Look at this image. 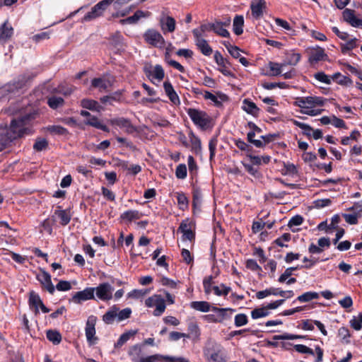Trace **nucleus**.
I'll return each instance as SVG.
<instances>
[{
	"label": "nucleus",
	"instance_id": "obj_23",
	"mask_svg": "<svg viewBox=\"0 0 362 362\" xmlns=\"http://www.w3.org/2000/svg\"><path fill=\"white\" fill-rule=\"evenodd\" d=\"M37 278L50 293H54L55 288L52 283L51 276L47 272L42 271L37 275Z\"/></svg>",
	"mask_w": 362,
	"mask_h": 362
},
{
	"label": "nucleus",
	"instance_id": "obj_7",
	"mask_svg": "<svg viewBox=\"0 0 362 362\" xmlns=\"http://www.w3.org/2000/svg\"><path fill=\"white\" fill-rule=\"evenodd\" d=\"M98 318L95 315H90L86 322L85 335L88 344L93 346L97 344L98 338L96 336L95 325Z\"/></svg>",
	"mask_w": 362,
	"mask_h": 362
},
{
	"label": "nucleus",
	"instance_id": "obj_53",
	"mask_svg": "<svg viewBox=\"0 0 362 362\" xmlns=\"http://www.w3.org/2000/svg\"><path fill=\"white\" fill-rule=\"evenodd\" d=\"M48 143L45 139H38L36 140L33 148L37 151L45 150L47 147Z\"/></svg>",
	"mask_w": 362,
	"mask_h": 362
},
{
	"label": "nucleus",
	"instance_id": "obj_34",
	"mask_svg": "<svg viewBox=\"0 0 362 362\" xmlns=\"http://www.w3.org/2000/svg\"><path fill=\"white\" fill-rule=\"evenodd\" d=\"M13 33V28L10 25L5 23L2 25V28H0V40L6 41L12 36Z\"/></svg>",
	"mask_w": 362,
	"mask_h": 362
},
{
	"label": "nucleus",
	"instance_id": "obj_17",
	"mask_svg": "<svg viewBox=\"0 0 362 362\" xmlns=\"http://www.w3.org/2000/svg\"><path fill=\"white\" fill-rule=\"evenodd\" d=\"M94 289L93 288H86L83 291L76 292L72 297V300L76 303H81L83 301L93 299Z\"/></svg>",
	"mask_w": 362,
	"mask_h": 362
},
{
	"label": "nucleus",
	"instance_id": "obj_19",
	"mask_svg": "<svg viewBox=\"0 0 362 362\" xmlns=\"http://www.w3.org/2000/svg\"><path fill=\"white\" fill-rule=\"evenodd\" d=\"M211 310L216 313L215 320L217 322H222L223 321L230 318L231 315L235 312L232 308H219L213 306Z\"/></svg>",
	"mask_w": 362,
	"mask_h": 362
},
{
	"label": "nucleus",
	"instance_id": "obj_13",
	"mask_svg": "<svg viewBox=\"0 0 362 362\" xmlns=\"http://www.w3.org/2000/svg\"><path fill=\"white\" fill-rule=\"evenodd\" d=\"M266 8L267 3L265 0H252L250 9L252 16L254 19L257 20L262 18Z\"/></svg>",
	"mask_w": 362,
	"mask_h": 362
},
{
	"label": "nucleus",
	"instance_id": "obj_41",
	"mask_svg": "<svg viewBox=\"0 0 362 362\" xmlns=\"http://www.w3.org/2000/svg\"><path fill=\"white\" fill-rule=\"evenodd\" d=\"M55 214L60 220V223L62 225H66L71 220V216L69 213L66 210H57L55 211Z\"/></svg>",
	"mask_w": 362,
	"mask_h": 362
},
{
	"label": "nucleus",
	"instance_id": "obj_37",
	"mask_svg": "<svg viewBox=\"0 0 362 362\" xmlns=\"http://www.w3.org/2000/svg\"><path fill=\"white\" fill-rule=\"evenodd\" d=\"M320 294L315 291H308L298 296L297 300L300 303H306L312 300L318 299Z\"/></svg>",
	"mask_w": 362,
	"mask_h": 362
},
{
	"label": "nucleus",
	"instance_id": "obj_47",
	"mask_svg": "<svg viewBox=\"0 0 362 362\" xmlns=\"http://www.w3.org/2000/svg\"><path fill=\"white\" fill-rule=\"evenodd\" d=\"M307 339L306 336L304 335H298V334H284L281 335H277L274 337V339L278 340H293V339Z\"/></svg>",
	"mask_w": 362,
	"mask_h": 362
},
{
	"label": "nucleus",
	"instance_id": "obj_14",
	"mask_svg": "<svg viewBox=\"0 0 362 362\" xmlns=\"http://www.w3.org/2000/svg\"><path fill=\"white\" fill-rule=\"evenodd\" d=\"M194 223L189 219H185L182 221L178 228V231L182 233V240L192 241L194 238V233L193 232Z\"/></svg>",
	"mask_w": 362,
	"mask_h": 362
},
{
	"label": "nucleus",
	"instance_id": "obj_12",
	"mask_svg": "<svg viewBox=\"0 0 362 362\" xmlns=\"http://www.w3.org/2000/svg\"><path fill=\"white\" fill-rule=\"evenodd\" d=\"M144 71L147 76V77L153 82V83H160L164 78L165 73L164 70L160 65H156L154 66H146L144 68Z\"/></svg>",
	"mask_w": 362,
	"mask_h": 362
},
{
	"label": "nucleus",
	"instance_id": "obj_36",
	"mask_svg": "<svg viewBox=\"0 0 362 362\" xmlns=\"http://www.w3.org/2000/svg\"><path fill=\"white\" fill-rule=\"evenodd\" d=\"M244 18L243 16H236L233 19V31L239 35L243 32Z\"/></svg>",
	"mask_w": 362,
	"mask_h": 362
},
{
	"label": "nucleus",
	"instance_id": "obj_31",
	"mask_svg": "<svg viewBox=\"0 0 362 362\" xmlns=\"http://www.w3.org/2000/svg\"><path fill=\"white\" fill-rule=\"evenodd\" d=\"M190 307L196 310L203 313L211 310L212 308L206 301H193L190 303Z\"/></svg>",
	"mask_w": 362,
	"mask_h": 362
},
{
	"label": "nucleus",
	"instance_id": "obj_38",
	"mask_svg": "<svg viewBox=\"0 0 362 362\" xmlns=\"http://www.w3.org/2000/svg\"><path fill=\"white\" fill-rule=\"evenodd\" d=\"M86 123L88 125H90L92 127H94L97 129H101L103 131L109 132V129L104 124H103L100 121L95 117H89Z\"/></svg>",
	"mask_w": 362,
	"mask_h": 362
},
{
	"label": "nucleus",
	"instance_id": "obj_58",
	"mask_svg": "<svg viewBox=\"0 0 362 362\" xmlns=\"http://www.w3.org/2000/svg\"><path fill=\"white\" fill-rule=\"evenodd\" d=\"M247 322V317L245 314H238L235 317V325L236 327L245 325Z\"/></svg>",
	"mask_w": 362,
	"mask_h": 362
},
{
	"label": "nucleus",
	"instance_id": "obj_61",
	"mask_svg": "<svg viewBox=\"0 0 362 362\" xmlns=\"http://www.w3.org/2000/svg\"><path fill=\"white\" fill-rule=\"evenodd\" d=\"M213 279L212 276H208L203 281L204 289L206 294H209L213 290L212 286Z\"/></svg>",
	"mask_w": 362,
	"mask_h": 362
},
{
	"label": "nucleus",
	"instance_id": "obj_18",
	"mask_svg": "<svg viewBox=\"0 0 362 362\" xmlns=\"http://www.w3.org/2000/svg\"><path fill=\"white\" fill-rule=\"evenodd\" d=\"M160 26L163 33H173L175 30V20L168 16H162L160 18Z\"/></svg>",
	"mask_w": 362,
	"mask_h": 362
},
{
	"label": "nucleus",
	"instance_id": "obj_30",
	"mask_svg": "<svg viewBox=\"0 0 362 362\" xmlns=\"http://www.w3.org/2000/svg\"><path fill=\"white\" fill-rule=\"evenodd\" d=\"M110 85L111 82L109 80L103 78H94L91 81V86L93 88H98L100 90L107 89L109 86H110Z\"/></svg>",
	"mask_w": 362,
	"mask_h": 362
},
{
	"label": "nucleus",
	"instance_id": "obj_22",
	"mask_svg": "<svg viewBox=\"0 0 362 362\" xmlns=\"http://www.w3.org/2000/svg\"><path fill=\"white\" fill-rule=\"evenodd\" d=\"M110 123L115 127H118L127 133H132L134 131V128L132 125L131 122L124 118L112 119L110 120Z\"/></svg>",
	"mask_w": 362,
	"mask_h": 362
},
{
	"label": "nucleus",
	"instance_id": "obj_21",
	"mask_svg": "<svg viewBox=\"0 0 362 362\" xmlns=\"http://www.w3.org/2000/svg\"><path fill=\"white\" fill-rule=\"evenodd\" d=\"M327 55L325 52V49L320 47H311L310 49L309 61L310 62H317L325 60Z\"/></svg>",
	"mask_w": 362,
	"mask_h": 362
},
{
	"label": "nucleus",
	"instance_id": "obj_5",
	"mask_svg": "<svg viewBox=\"0 0 362 362\" xmlns=\"http://www.w3.org/2000/svg\"><path fill=\"white\" fill-rule=\"evenodd\" d=\"M187 114L194 124L199 128L205 129L209 127L211 117L205 112L189 108L187 110Z\"/></svg>",
	"mask_w": 362,
	"mask_h": 362
},
{
	"label": "nucleus",
	"instance_id": "obj_15",
	"mask_svg": "<svg viewBox=\"0 0 362 362\" xmlns=\"http://www.w3.org/2000/svg\"><path fill=\"white\" fill-rule=\"evenodd\" d=\"M203 96L204 99L211 100V103L217 107H220L223 103L228 101V95L221 92H217L216 94H213L209 91H204Z\"/></svg>",
	"mask_w": 362,
	"mask_h": 362
},
{
	"label": "nucleus",
	"instance_id": "obj_20",
	"mask_svg": "<svg viewBox=\"0 0 362 362\" xmlns=\"http://www.w3.org/2000/svg\"><path fill=\"white\" fill-rule=\"evenodd\" d=\"M344 20L351 26L357 28L362 26V19L358 18L354 13V11L346 8L343 11Z\"/></svg>",
	"mask_w": 362,
	"mask_h": 362
},
{
	"label": "nucleus",
	"instance_id": "obj_26",
	"mask_svg": "<svg viewBox=\"0 0 362 362\" xmlns=\"http://www.w3.org/2000/svg\"><path fill=\"white\" fill-rule=\"evenodd\" d=\"M242 109L252 116H257L259 112V109L256 104L249 99L243 100Z\"/></svg>",
	"mask_w": 362,
	"mask_h": 362
},
{
	"label": "nucleus",
	"instance_id": "obj_59",
	"mask_svg": "<svg viewBox=\"0 0 362 362\" xmlns=\"http://www.w3.org/2000/svg\"><path fill=\"white\" fill-rule=\"evenodd\" d=\"M243 164L245 168V170L252 176L257 177L259 175V173L258 169L253 166V164L247 163L246 162H243Z\"/></svg>",
	"mask_w": 362,
	"mask_h": 362
},
{
	"label": "nucleus",
	"instance_id": "obj_39",
	"mask_svg": "<svg viewBox=\"0 0 362 362\" xmlns=\"http://www.w3.org/2000/svg\"><path fill=\"white\" fill-rule=\"evenodd\" d=\"M270 312L268 310L267 306L254 309L251 312V316L253 319H258L267 317L269 315Z\"/></svg>",
	"mask_w": 362,
	"mask_h": 362
},
{
	"label": "nucleus",
	"instance_id": "obj_43",
	"mask_svg": "<svg viewBox=\"0 0 362 362\" xmlns=\"http://www.w3.org/2000/svg\"><path fill=\"white\" fill-rule=\"evenodd\" d=\"M346 42L341 45L342 52H346L357 47V39L356 37L346 40Z\"/></svg>",
	"mask_w": 362,
	"mask_h": 362
},
{
	"label": "nucleus",
	"instance_id": "obj_1",
	"mask_svg": "<svg viewBox=\"0 0 362 362\" xmlns=\"http://www.w3.org/2000/svg\"><path fill=\"white\" fill-rule=\"evenodd\" d=\"M34 114L27 115L20 119L12 120L9 127L7 126L0 127V151H2L6 144L18 137L22 136L30 132L29 122L34 119Z\"/></svg>",
	"mask_w": 362,
	"mask_h": 362
},
{
	"label": "nucleus",
	"instance_id": "obj_8",
	"mask_svg": "<svg viewBox=\"0 0 362 362\" xmlns=\"http://www.w3.org/2000/svg\"><path fill=\"white\" fill-rule=\"evenodd\" d=\"M114 1L115 0L100 1L91 8L90 11H89L84 16L82 21L88 22L101 16L103 14L104 11L106 10V8Z\"/></svg>",
	"mask_w": 362,
	"mask_h": 362
},
{
	"label": "nucleus",
	"instance_id": "obj_3",
	"mask_svg": "<svg viewBox=\"0 0 362 362\" xmlns=\"http://www.w3.org/2000/svg\"><path fill=\"white\" fill-rule=\"evenodd\" d=\"M129 355L132 357V360H137L141 358L140 362H155V361H167L168 362H188V360L182 358H173L163 356H152L146 358V360L141 358V346L140 345H134L130 348L129 351Z\"/></svg>",
	"mask_w": 362,
	"mask_h": 362
},
{
	"label": "nucleus",
	"instance_id": "obj_42",
	"mask_svg": "<svg viewBox=\"0 0 362 362\" xmlns=\"http://www.w3.org/2000/svg\"><path fill=\"white\" fill-rule=\"evenodd\" d=\"M47 103L51 108L56 109L63 105L64 100L61 97L52 96L48 98Z\"/></svg>",
	"mask_w": 362,
	"mask_h": 362
},
{
	"label": "nucleus",
	"instance_id": "obj_10",
	"mask_svg": "<svg viewBox=\"0 0 362 362\" xmlns=\"http://www.w3.org/2000/svg\"><path fill=\"white\" fill-rule=\"evenodd\" d=\"M144 39L146 43L156 47H163L165 44V39L162 35L156 30L148 29L144 33Z\"/></svg>",
	"mask_w": 362,
	"mask_h": 362
},
{
	"label": "nucleus",
	"instance_id": "obj_40",
	"mask_svg": "<svg viewBox=\"0 0 362 362\" xmlns=\"http://www.w3.org/2000/svg\"><path fill=\"white\" fill-rule=\"evenodd\" d=\"M47 338L54 344H58L62 340L60 333L56 330H48L47 332Z\"/></svg>",
	"mask_w": 362,
	"mask_h": 362
},
{
	"label": "nucleus",
	"instance_id": "obj_51",
	"mask_svg": "<svg viewBox=\"0 0 362 362\" xmlns=\"http://www.w3.org/2000/svg\"><path fill=\"white\" fill-rule=\"evenodd\" d=\"M187 175V170L186 165L180 164L177 166L175 170V175L178 179H185Z\"/></svg>",
	"mask_w": 362,
	"mask_h": 362
},
{
	"label": "nucleus",
	"instance_id": "obj_63",
	"mask_svg": "<svg viewBox=\"0 0 362 362\" xmlns=\"http://www.w3.org/2000/svg\"><path fill=\"white\" fill-rule=\"evenodd\" d=\"M177 200L180 209L184 210L185 208H187L188 204V199L185 194H178L177 196Z\"/></svg>",
	"mask_w": 362,
	"mask_h": 362
},
{
	"label": "nucleus",
	"instance_id": "obj_46",
	"mask_svg": "<svg viewBox=\"0 0 362 362\" xmlns=\"http://www.w3.org/2000/svg\"><path fill=\"white\" fill-rule=\"evenodd\" d=\"M332 78L337 80V82L341 85H351V79L346 76L341 75L340 73H336L333 75Z\"/></svg>",
	"mask_w": 362,
	"mask_h": 362
},
{
	"label": "nucleus",
	"instance_id": "obj_33",
	"mask_svg": "<svg viewBox=\"0 0 362 362\" xmlns=\"http://www.w3.org/2000/svg\"><path fill=\"white\" fill-rule=\"evenodd\" d=\"M286 66V63H275L269 62L268 66L269 69V74L272 76H278L283 73L284 67Z\"/></svg>",
	"mask_w": 362,
	"mask_h": 362
},
{
	"label": "nucleus",
	"instance_id": "obj_45",
	"mask_svg": "<svg viewBox=\"0 0 362 362\" xmlns=\"http://www.w3.org/2000/svg\"><path fill=\"white\" fill-rule=\"evenodd\" d=\"M213 291L216 296H227L230 291V288L224 284L213 287Z\"/></svg>",
	"mask_w": 362,
	"mask_h": 362
},
{
	"label": "nucleus",
	"instance_id": "obj_16",
	"mask_svg": "<svg viewBox=\"0 0 362 362\" xmlns=\"http://www.w3.org/2000/svg\"><path fill=\"white\" fill-rule=\"evenodd\" d=\"M224 46L227 49L228 52L230 53V54L235 58L238 59L239 62L243 64L244 66H247L249 64L248 61L247 59L244 57L241 56V50L237 46L231 45L228 42H223Z\"/></svg>",
	"mask_w": 362,
	"mask_h": 362
},
{
	"label": "nucleus",
	"instance_id": "obj_52",
	"mask_svg": "<svg viewBox=\"0 0 362 362\" xmlns=\"http://www.w3.org/2000/svg\"><path fill=\"white\" fill-rule=\"evenodd\" d=\"M189 140L192 145V148L195 151H198L201 149V141L193 133L189 134Z\"/></svg>",
	"mask_w": 362,
	"mask_h": 362
},
{
	"label": "nucleus",
	"instance_id": "obj_35",
	"mask_svg": "<svg viewBox=\"0 0 362 362\" xmlns=\"http://www.w3.org/2000/svg\"><path fill=\"white\" fill-rule=\"evenodd\" d=\"M137 333V331L136 330H131L128 331L127 332L123 333L117 340V341L115 344V348H119L124 345L130 338L133 337Z\"/></svg>",
	"mask_w": 362,
	"mask_h": 362
},
{
	"label": "nucleus",
	"instance_id": "obj_2",
	"mask_svg": "<svg viewBox=\"0 0 362 362\" xmlns=\"http://www.w3.org/2000/svg\"><path fill=\"white\" fill-rule=\"evenodd\" d=\"M325 100L321 97L307 96L296 98L294 105L300 108V112L310 116H317L321 114L322 110L316 109L324 105Z\"/></svg>",
	"mask_w": 362,
	"mask_h": 362
},
{
	"label": "nucleus",
	"instance_id": "obj_62",
	"mask_svg": "<svg viewBox=\"0 0 362 362\" xmlns=\"http://www.w3.org/2000/svg\"><path fill=\"white\" fill-rule=\"evenodd\" d=\"M165 62L170 66H173L180 72H185V68L182 65H181L179 62L169 59L168 54L165 56Z\"/></svg>",
	"mask_w": 362,
	"mask_h": 362
},
{
	"label": "nucleus",
	"instance_id": "obj_64",
	"mask_svg": "<svg viewBox=\"0 0 362 362\" xmlns=\"http://www.w3.org/2000/svg\"><path fill=\"white\" fill-rule=\"evenodd\" d=\"M187 163L190 173L195 174L197 171L198 168L194 158L192 156H188Z\"/></svg>",
	"mask_w": 362,
	"mask_h": 362
},
{
	"label": "nucleus",
	"instance_id": "obj_54",
	"mask_svg": "<svg viewBox=\"0 0 362 362\" xmlns=\"http://www.w3.org/2000/svg\"><path fill=\"white\" fill-rule=\"evenodd\" d=\"M47 130L55 134L64 135L67 134V130L59 125L49 126L47 127Z\"/></svg>",
	"mask_w": 362,
	"mask_h": 362
},
{
	"label": "nucleus",
	"instance_id": "obj_48",
	"mask_svg": "<svg viewBox=\"0 0 362 362\" xmlns=\"http://www.w3.org/2000/svg\"><path fill=\"white\" fill-rule=\"evenodd\" d=\"M121 218L127 221L138 219L139 218V213L135 210L127 211L122 214Z\"/></svg>",
	"mask_w": 362,
	"mask_h": 362
},
{
	"label": "nucleus",
	"instance_id": "obj_29",
	"mask_svg": "<svg viewBox=\"0 0 362 362\" xmlns=\"http://www.w3.org/2000/svg\"><path fill=\"white\" fill-rule=\"evenodd\" d=\"M132 0H115V1L113 2V3H115L114 6H115V8L117 10L115 16H117V17L124 16L129 13L132 9L131 6L125 8L124 10H122V11H120V7L124 4H128Z\"/></svg>",
	"mask_w": 362,
	"mask_h": 362
},
{
	"label": "nucleus",
	"instance_id": "obj_57",
	"mask_svg": "<svg viewBox=\"0 0 362 362\" xmlns=\"http://www.w3.org/2000/svg\"><path fill=\"white\" fill-rule=\"evenodd\" d=\"M351 327L356 330H360L362 327V314L358 315L356 317H354L350 321Z\"/></svg>",
	"mask_w": 362,
	"mask_h": 362
},
{
	"label": "nucleus",
	"instance_id": "obj_28",
	"mask_svg": "<svg viewBox=\"0 0 362 362\" xmlns=\"http://www.w3.org/2000/svg\"><path fill=\"white\" fill-rule=\"evenodd\" d=\"M207 359L218 362L223 359V351L219 348L208 349L205 351Z\"/></svg>",
	"mask_w": 362,
	"mask_h": 362
},
{
	"label": "nucleus",
	"instance_id": "obj_32",
	"mask_svg": "<svg viewBox=\"0 0 362 362\" xmlns=\"http://www.w3.org/2000/svg\"><path fill=\"white\" fill-rule=\"evenodd\" d=\"M81 105L83 107L90 110L96 112L102 110V107L98 104V103L93 100L83 99L81 100Z\"/></svg>",
	"mask_w": 362,
	"mask_h": 362
},
{
	"label": "nucleus",
	"instance_id": "obj_55",
	"mask_svg": "<svg viewBox=\"0 0 362 362\" xmlns=\"http://www.w3.org/2000/svg\"><path fill=\"white\" fill-rule=\"evenodd\" d=\"M314 77L316 80L325 84L331 83L330 77L325 74L324 72H317L314 75Z\"/></svg>",
	"mask_w": 362,
	"mask_h": 362
},
{
	"label": "nucleus",
	"instance_id": "obj_44",
	"mask_svg": "<svg viewBox=\"0 0 362 362\" xmlns=\"http://www.w3.org/2000/svg\"><path fill=\"white\" fill-rule=\"evenodd\" d=\"M298 170L296 166L291 163H284V168L282 173L287 175H293L297 174Z\"/></svg>",
	"mask_w": 362,
	"mask_h": 362
},
{
	"label": "nucleus",
	"instance_id": "obj_60",
	"mask_svg": "<svg viewBox=\"0 0 362 362\" xmlns=\"http://www.w3.org/2000/svg\"><path fill=\"white\" fill-rule=\"evenodd\" d=\"M293 348L297 352H298L300 354H310V355L314 354L313 351L310 348H309L305 345H303V344L294 345Z\"/></svg>",
	"mask_w": 362,
	"mask_h": 362
},
{
	"label": "nucleus",
	"instance_id": "obj_27",
	"mask_svg": "<svg viewBox=\"0 0 362 362\" xmlns=\"http://www.w3.org/2000/svg\"><path fill=\"white\" fill-rule=\"evenodd\" d=\"M150 14L148 11H137L133 16L122 20V23L134 24L140 19L148 17Z\"/></svg>",
	"mask_w": 362,
	"mask_h": 362
},
{
	"label": "nucleus",
	"instance_id": "obj_25",
	"mask_svg": "<svg viewBox=\"0 0 362 362\" xmlns=\"http://www.w3.org/2000/svg\"><path fill=\"white\" fill-rule=\"evenodd\" d=\"M163 88H164L165 93L169 98L170 100L173 104H179L180 103L179 97H178L177 94L176 93V92L175 91L172 84L168 81H165L163 83Z\"/></svg>",
	"mask_w": 362,
	"mask_h": 362
},
{
	"label": "nucleus",
	"instance_id": "obj_56",
	"mask_svg": "<svg viewBox=\"0 0 362 362\" xmlns=\"http://www.w3.org/2000/svg\"><path fill=\"white\" fill-rule=\"evenodd\" d=\"M300 59V54L299 53L293 52L289 54V56L288 57V59L286 60V62H285V63H286V65L290 64V65L294 66L298 63Z\"/></svg>",
	"mask_w": 362,
	"mask_h": 362
},
{
	"label": "nucleus",
	"instance_id": "obj_11",
	"mask_svg": "<svg viewBox=\"0 0 362 362\" xmlns=\"http://www.w3.org/2000/svg\"><path fill=\"white\" fill-rule=\"evenodd\" d=\"M96 298L103 301H107L112 298L114 288L108 283H103L93 288Z\"/></svg>",
	"mask_w": 362,
	"mask_h": 362
},
{
	"label": "nucleus",
	"instance_id": "obj_50",
	"mask_svg": "<svg viewBox=\"0 0 362 362\" xmlns=\"http://www.w3.org/2000/svg\"><path fill=\"white\" fill-rule=\"evenodd\" d=\"M29 303L35 308V310L37 312L39 305L41 304L42 300L37 294L34 292H31L30 293Z\"/></svg>",
	"mask_w": 362,
	"mask_h": 362
},
{
	"label": "nucleus",
	"instance_id": "obj_49",
	"mask_svg": "<svg viewBox=\"0 0 362 362\" xmlns=\"http://www.w3.org/2000/svg\"><path fill=\"white\" fill-rule=\"evenodd\" d=\"M300 267H288L287 269H286V270L284 271V272L279 276L278 281L279 283H284L288 279V277H290L292 274H293V272L299 269Z\"/></svg>",
	"mask_w": 362,
	"mask_h": 362
},
{
	"label": "nucleus",
	"instance_id": "obj_6",
	"mask_svg": "<svg viewBox=\"0 0 362 362\" xmlns=\"http://www.w3.org/2000/svg\"><path fill=\"white\" fill-rule=\"evenodd\" d=\"M145 305L148 308H154L153 315L160 316L165 310V299L158 294H154L145 300Z\"/></svg>",
	"mask_w": 362,
	"mask_h": 362
},
{
	"label": "nucleus",
	"instance_id": "obj_24",
	"mask_svg": "<svg viewBox=\"0 0 362 362\" xmlns=\"http://www.w3.org/2000/svg\"><path fill=\"white\" fill-rule=\"evenodd\" d=\"M230 19H228L224 23L221 22H215L210 25V28L218 35L227 37L230 35L229 32L225 28V26L230 25Z\"/></svg>",
	"mask_w": 362,
	"mask_h": 362
},
{
	"label": "nucleus",
	"instance_id": "obj_9",
	"mask_svg": "<svg viewBox=\"0 0 362 362\" xmlns=\"http://www.w3.org/2000/svg\"><path fill=\"white\" fill-rule=\"evenodd\" d=\"M204 30L205 26H202L200 30L194 29L192 33L195 39V44L201 52L205 56H209L213 51L207 41L202 37V33L204 32Z\"/></svg>",
	"mask_w": 362,
	"mask_h": 362
},
{
	"label": "nucleus",
	"instance_id": "obj_4",
	"mask_svg": "<svg viewBox=\"0 0 362 362\" xmlns=\"http://www.w3.org/2000/svg\"><path fill=\"white\" fill-rule=\"evenodd\" d=\"M132 314V310L129 308L119 310L116 305L111 307L103 316V320L106 324H112L115 320L121 322L128 319Z\"/></svg>",
	"mask_w": 362,
	"mask_h": 362
}]
</instances>
